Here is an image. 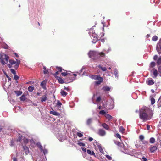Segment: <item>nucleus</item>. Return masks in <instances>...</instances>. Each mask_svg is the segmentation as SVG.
Instances as JSON below:
<instances>
[{
    "label": "nucleus",
    "mask_w": 161,
    "mask_h": 161,
    "mask_svg": "<svg viewBox=\"0 0 161 161\" xmlns=\"http://www.w3.org/2000/svg\"><path fill=\"white\" fill-rule=\"evenodd\" d=\"M148 108L144 107L141 108L140 112V118L144 121H146L151 119V117L147 114Z\"/></svg>",
    "instance_id": "f257e3e1"
},
{
    "label": "nucleus",
    "mask_w": 161,
    "mask_h": 161,
    "mask_svg": "<svg viewBox=\"0 0 161 161\" xmlns=\"http://www.w3.org/2000/svg\"><path fill=\"white\" fill-rule=\"evenodd\" d=\"M88 55L90 58H94V59L96 58H98L99 57H103L105 56V54L103 52L99 53L95 51H90Z\"/></svg>",
    "instance_id": "f03ea898"
},
{
    "label": "nucleus",
    "mask_w": 161,
    "mask_h": 161,
    "mask_svg": "<svg viewBox=\"0 0 161 161\" xmlns=\"http://www.w3.org/2000/svg\"><path fill=\"white\" fill-rule=\"evenodd\" d=\"M121 151L125 154L133 155L135 153V151L131 148H127L125 146H124L121 148Z\"/></svg>",
    "instance_id": "7ed1b4c3"
},
{
    "label": "nucleus",
    "mask_w": 161,
    "mask_h": 161,
    "mask_svg": "<svg viewBox=\"0 0 161 161\" xmlns=\"http://www.w3.org/2000/svg\"><path fill=\"white\" fill-rule=\"evenodd\" d=\"M8 57L6 54L3 53L1 54L0 60V62L3 65L8 63Z\"/></svg>",
    "instance_id": "20e7f679"
},
{
    "label": "nucleus",
    "mask_w": 161,
    "mask_h": 161,
    "mask_svg": "<svg viewBox=\"0 0 161 161\" xmlns=\"http://www.w3.org/2000/svg\"><path fill=\"white\" fill-rule=\"evenodd\" d=\"M90 77L92 79L97 80L95 82V84L97 85H100L103 81V78L99 75H93L91 76Z\"/></svg>",
    "instance_id": "39448f33"
},
{
    "label": "nucleus",
    "mask_w": 161,
    "mask_h": 161,
    "mask_svg": "<svg viewBox=\"0 0 161 161\" xmlns=\"http://www.w3.org/2000/svg\"><path fill=\"white\" fill-rule=\"evenodd\" d=\"M16 61L14 60L11 59L9 60V63L12 65L15 64L14 68L15 69H17L19 67L20 61L18 59H16Z\"/></svg>",
    "instance_id": "423d86ee"
},
{
    "label": "nucleus",
    "mask_w": 161,
    "mask_h": 161,
    "mask_svg": "<svg viewBox=\"0 0 161 161\" xmlns=\"http://www.w3.org/2000/svg\"><path fill=\"white\" fill-rule=\"evenodd\" d=\"M90 36L92 40V42L94 43H95L98 40L97 35L95 33H92V34L90 33Z\"/></svg>",
    "instance_id": "0eeeda50"
},
{
    "label": "nucleus",
    "mask_w": 161,
    "mask_h": 161,
    "mask_svg": "<svg viewBox=\"0 0 161 161\" xmlns=\"http://www.w3.org/2000/svg\"><path fill=\"white\" fill-rule=\"evenodd\" d=\"M156 50L159 54H160L161 53L160 50H161V39L160 40L156 46Z\"/></svg>",
    "instance_id": "6e6552de"
},
{
    "label": "nucleus",
    "mask_w": 161,
    "mask_h": 161,
    "mask_svg": "<svg viewBox=\"0 0 161 161\" xmlns=\"http://www.w3.org/2000/svg\"><path fill=\"white\" fill-rule=\"evenodd\" d=\"M98 134L100 136H103L106 134V132L105 130L102 129H99L98 130Z\"/></svg>",
    "instance_id": "1a4fd4ad"
},
{
    "label": "nucleus",
    "mask_w": 161,
    "mask_h": 161,
    "mask_svg": "<svg viewBox=\"0 0 161 161\" xmlns=\"http://www.w3.org/2000/svg\"><path fill=\"white\" fill-rule=\"evenodd\" d=\"M76 75L75 74H74L73 75H71L69 76V82L72 81L73 80L75 79Z\"/></svg>",
    "instance_id": "9d476101"
},
{
    "label": "nucleus",
    "mask_w": 161,
    "mask_h": 161,
    "mask_svg": "<svg viewBox=\"0 0 161 161\" xmlns=\"http://www.w3.org/2000/svg\"><path fill=\"white\" fill-rule=\"evenodd\" d=\"M157 149V147L156 146H153L150 147V151L151 153H153L155 152Z\"/></svg>",
    "instance_id": "9b49d317"
},
{
    "label": "nucleus",
    "mask_w": 161,
    "mask_h": 161,
    "mask_svg": "<svg viewBox=\"0 0 161 161\" xmlns=\"http://www.w3.org/2000/svg\"><path fill=\"white\" fill-rule=\"evenodd\" d=\"M47 83V81L46 80H45L42 81L41 84V86L44 89L46 88V84Z\"/></svg>",
    "instance_id": "f8f14e48"
},
{
    "label": "nucleus",
    "mask_w": 161,
    "mask_h": 161,
    "mask_svg": "<svg viewBox=\"0 0 161 161\" xmlns=\"http://www.w3.org/2000/svg\"><path fill=\"white\" fill-rule=\"evenodd\" d=\"M50 113L55 116H58L60 115V114L59 113L53 110L50 111Z\"/></svg>",
    "instance_id": "ddd939ff"
},
{
    "label": "nucleus",
    "mask_w": 161,
    "mask_h": 161,
    "mask_svg": "<svg viewBox=\"0 0 161 161\" xmlns=\"http://www.w3.org/2000/svg\"><path fill=\"white\" fill-rule=\"evenodd\" d=\"M147 84L149 85H152L154 84V82L152 80L148 79L147 80Z\"/></svg>",
    "instance_id": "4468645a"
},
{
    "label": "nucleus",
    "mask_w": 161,
    "mask_h": 161,
    "mask_svg": "<svg viewBox=\"0 0 161 161\" xmlns=\"http://www.w3.org/2000/svg\"><path fill=\"white\" fill-rule=\"evenodd\" d=\"M23 149L25 151V153L26 154H27L29 153V150L28 148L26 146H23Z\"/></svg>",
    "instance_id": "2eb2a0df"
},
{
    "label": "nucleus",
    "mask_w": 161,
    "mask_h": 161,
    "mask_svg": "<svg viewBox=\"0 0 161 161\" xmlns=\"http://www.w3.org/2000/svg\"><path fill=\"white\" fill-rule=\"evenodd\" d=\"M97 147L99 149V150L100 151V153H102L104 154V152L103 151V150L102 149V148L101 147L100 145V144H98V145H97Z\"/></svg>",
    "instance_id": "dca6fc26"
},
{
    "label": "nucleus",
    "mask_w": 161,
    "mask_h": 161,
    "mask_svg": "<svg viewBox=\"0 0 161 161\" xmlns=\"http://www.w3.org/2000/svg\"><path fill=\"white\" fill-rule=\"evenodd\" d=\"M102 126L106 130H108L109 127L108 125H107L106 123H103L102 125Z\"/></svg>",
    "instance_id": "f3484780"
},
{
    "label": "nucleus",
    "mask_w": 161,
    "mask_h": 161,
    "mask_svg": "<svg viewBox=\"0 0 161 161\" xmlns=\"http://www.w3.org/2000/svg\"><path fill=\"white\" fill-rule=\"evenodd\" d=\"M93 119L92 118H90L88 119L86 121V124L87 125H90Z\"/></svg>",
    "instance_id": "a211bd4d"
},
{
    "label": "nucleus",
    "mask_w": 161,
    "mask_h": 161,
    "mask_svg": "<svg viewBox=\"0 0 161 161\" xmlns=\"http://www.w3.org/2000/svg\"><path fill=\"white\" fill-rule=\"evenodd\" d=\"M153 74L155 77H156L158 76V71L157 69H153Z\"/></svg>",
    "instance_id": "6ab92c4d"
},
{
    "label": "nucleus",
    "mask_w": 161,
    "mask_h": 161,
    "mask_svg": "<svg viewBox=\"0 0 161 161\" xmlns=\"http://www.w3.org/2000/svg\"><path fill=\"white\" fill-rule=\"evenodd\" d=\"M47 99V97L46 96L44 95L41 97V101L42 102H45L46 100Z\"/></svg>",
    "instance_id": "aec40b11"
},
{
    "label": "nucleus",
    "mask_w": 161,
    "mask_h": 161,
    "mask_svg": "<svg viewBox=\"0 0 161 161\" xmlns=\"http://www.w3.org/2000/svg\"><path fill=\"white\" fill-rule=\"evenodd\" d=\"M115 143L119 146L121 148L124 146V144L123 143H120L119 142H115Z\"/></svg>",
    "instance_id": "412c9836"
},
{
    "label": "nucleus",
    "mask_w": 161,
    "mask_h": 161,
    "mask_svg": "<svg viewBox=\"0 0 161 161\" xmlns=\"http://www.w3.org/2000/svg\"><path fill=\"white\" fill-rule=\"evenodd\" d=\"M14 92L17 96H20L22 93V92L21 91H14Z\"/></svg>",
    "instance_id": "4be33fe9"
},
{
    "label": "nucleus",
    "mask_w": 161,
    "mask_h": 161,
    "mask_svg": "<svg viewBox=\"0 0 161 161\" xmlns=\"http://www.w3.org/2000/svg\"><path fill=\"white\" fill-rule=\"evenodd\" d=\"M105 117L108 120H110L112 119V116L108 114H105Z\"/></svg>",
    "instance_id": "5701e85b"
},
{
    "label": "nucleus",
    "mask_w": 161,
    "mask_h": 161,
    "mask_svg": "<svg viewBox=\"0 0 161 161\" xmlns=\"http://www.w3.org/2000/svg\"><path fill=\"white\" fill-rule=\"evenodd\" d=\"M56 78L59 83H63L64 82V80L60 77L57 76Z\"/></svg>",
    "instance_id": "b1692460"
},
{
    "label": "nucleus",
    "mask_w": 161,
    "mask_h": 161,
    "mask_svg": "<svg viewBox=\"0 0 161 161\" xmlns=\"http://www.w3.org/2000/svg\"><path fill=\"white\" fill-rule=\"evenodd\" d=\"M103 89L104 91H109L110 90V88L109 87L106 86L103 87Z\"/></svg>",
    "instance_id": "393cba45"
},
{
    "label": "nucleus",
    "mask_w": 161,
    "mask_h": 161,
    "mask_svg": "<svg viewBox=\"0 0 161 161\" xmlns=\"http://www.w3.org/2000/svg\"><path fill=\"white\" fill-rule=\"evenodd\" d=\"M60 93L61 95L64 97L66 96L67 94V93L64 90H62Z\"/></svg>",
    "instance_id": "a878e982"
},
{
    "label": "nucleus",
    "mask_w": 161,
    "mask_h": 161,
    "mask_svg": "<svg viewBox=\"0 0 161 161\" xmlns=\"http://www.w3.org/2000/svg\"><path fill=\"white\" fill-rule=\"evenodd\" d=\"M87 152L88 154H90L91 155H95V153H94V152L93 151L92 152L90 150H87Z\"/></svg>",
    "instance_id": "bb28decb"
},
{
    "label": "nucleus",
    "mask_w": 161,
    "mask_h": 161,
    "mask_svg": "<svg viewBox=\"0 0 161 161\" xmlns=\"http://www.w3.org/2000/svg\"><path fill=\"white\" fill-rule=\"evenodd\" d=\"M157 63L158 65H160L161 64V56L159 57L157 60Z\"/></svg>",
    "instance_id": "cd10ccee"
},
{
    "label": "nucleus",
    "mask_w": 161,
    "mask_h": 161,
    "mask_svg": "<svg viewBox=\"0 0 161 161\" xmlns=\"http://www.w3.org/2000/svg\"><path fill=\"white\" fill-rule=\"evenodd\" d=\"M150 101L151 102V104L152 105H153L154 104L155 102V100L154 98L153 97H151L150 98Z\"/></svg>",
    "instance_id": "c85d7f7f"
},
{
    "label": "nucleus",
    "mask_w": 161,
    "mask_h": 161,
    "mask_svg": "<svg viewBox=\"0 0 161 161\" xmlns=\"http://www.w3.org/2000/svg\"><path fill=\"white\" fill-rule=\"evenodd\" d=\"M107 113V111L105 110H102L101 111L99 112V114L102 115H104L106 114V113Z\"/></svg>",
    "instance_id": "c756f323"
},
{
    "label": "nucleus",
    "mask_w": 161,
    "mask_h": 161,
    "mask_svg": "<svg viewBox=\"0 0 161 161\" xmlns=\"http://www.w3.org/2000/svg\"><path fill=\"white\" fill-rule=\"evenodd\" d=\"M155 141V139L153 137H151L150 139V142L151 143H153Z\"/></svg>",
    "instance_id": "7c9ffc66"
},
{
    "label": "nucleus",
    "mask_w": 161,
    "mask_h": 161,
    "mask_svg": "<svg viewBox=\"0 0 161 161\" xmlns=\"http://www.w3.org/2000/svg\"><path fill=\"white\" fill-rule=\"evenodd\" d=\"M58 138L59 139V141L61 142L64 140V138L62 136H58Z\"/></svg>",
    "instance_id": "2f4dec72"
},
{
    "label": "nucleus",
    "mask_w": 161,
    "mask_h": 161,
    "mask_svg": "<svg viewBox=\"0 0 161 161\" xmlns=\"http://www.w3.org/2000/svg\"><path fill=\"white\" fill-rule=\"evenodd\" d=\"M34 89V87H33L30 86L28 87V90L29 91L32 92Z\"/></svg>",
    "instance_id": "473e14b6"
},
{
    "label": "nucleus",
    "mask_w": 161,
    "mask_h": 161,
    "mask_svg": "<svg viewBox=\"0 0 161 161\" xmlns=\"http://www.w3.org/2000/svg\"><path fill=\"white\" fill-rule=\"evenodd\" d=\"M37 145L41 150V152H42V147L40 143H37Z\"/></svg>",
    "instance_id": "72a5a7b5"
},
{
    "label": "nucleus",
    "mask_w": 161,
    "mask_h": 161,
    "mask_svg": "<svg viewBox=\"0 0 161 161\" xmlns=\"http://www.w3.org/2000/svg\"><path fill=\"white\" fill-rule=\"evenodd\" d=\"M20 100L22 101H24L25 99V97L24 95H22L20 98Z\"/></svg>",
    "instance_id": "f704fd0d"
},
{
    "label": "nucleus",
    "mask_w": 161,
    "mask_h": 161,
    "mask_svg": "<svg viewBox=\"0 0 161 161\" xmlns=\"http://www.w3.org/2000/svg\"><path fill=\"white\" fill-rule=\"evenodd\" d=\"M98 67L99 68H100V69H101L103 71H105L106 69H107L106 67H102L100 65H99L98 66Z\"/></svg>",
    "instance_id": "c9c22d12"
},
{
    "label": "nucleus",
    "mask_w": 161,
    "mask_h": 161,
    "mask_svg": "<svg viewBox=\"0 0 161 161\" xmlns=\"http://www.w3.org/2000/svg\"><path fill=\"white\" fill-rule=\"evenodd\" d=\"M158 37L156 36H154L153 37L152 40L153 41H155L157 40Z\"/></svg>",
    "instance_id": "e433bc0d"
},
{
    "label": "nucleus",
    "mask_w": 161,
    "mask_h": 161,
    "mask_svg": "<svg viewBox=\"0 0 161 161\" xmlns=\"http://www.w3.org/2000/svg\"><path fill=\"white\" fill-rule=\"evenodd\" d=\"M158 74L161 77V66H159L158 67Z\"/></svg>",
    "instance_id": "4c0bfd02"
},
{
    "label": "nucleus",
    "mask_w": 161,
    "mask_h": 161,
    "mask_svg": "<svg viewBox=\"0 0 161 161\" xmlns=\"http://www.w3.org/2000/svg\"><path fill=\"white\" fill-rule=\"evenodd\" d=\"M114 74H115V76L116 77H118V71H117V69H115V70H114Z\"/></svg>",
    "instance_id": "58836bf2"
},
{
    "label": "nucleus",
    "mask_w": 161,
    "mask_h": 161,
    "mask_svg": "<svg viewBox=\"0 0 161 161\" xmlns=\"http://www.w3.org/2000/svg\"><path fill=\"white\" fill-rule=\"evenodd\" d=\"M29 141L28 139L25 138H24L23 139V142L25 144L27 143Z\"/></svg>",
    "instance_id": "ea45409f"
},
{
    "label": "nucleus",
    "mask_w": 161,
    "mask_h": 161,
    "mask_svg": "<svg viewBox=\"0 0 161 161\" xmlns=\"http://www.w3.org/2000/svg\"><path fill=\"white\" fill-rule=\"evenodd\" d=\"M150 67H153L155 66V63L154 62H152L150 63Z\"/></svg>",
    "instance_id": "a19ab883"
},
{
    "label": "nucleus",
    "mask_w": 161,
    "mask_h": 161,
    "mask_svg": "<svg viewBox=\"0 0 161 161\" xmlns=\"http://www.w3.org/2000/svg\"><path fill=\"white\" fill-rule=\"evenodd\" d=\"M57 106H59V107H60L61 105H62V103L59 100H58L57 101Z\"/></svg>",
    "instance_id": "79ce46f5"
},
{
    "label": "nucleus",
    "mask_w": 161,
    "mask_h": 161,
    "mask_svg": "<svg viewBox=\"0 0 161 161\" xmlns=\"http://www.w3.org/2000/svg\"><path fill=\"white\" fill-rule=\"evenodd\" d=\"M77 135L80 137H82L83 136V134L79 132H78L77 133Z\"/></svg>",
    "instance_id": "37998d69"
},
{
    "label": "nucleus",
    "mask_w": 161,
    "mask_h": 161,
    "mask_svg": "<svg viewBox=\"0 0 161 161\" xmlns=\"http://www.w3.org/2000/svg\"><path fill=\"white\" fill-rule=\"evenodd\" d=\"M105 156H106V158L108 159L109 160H111V159H112V158H111V157L110 156H109V155H105Z\"/></svg>",
    "instance_id": "c03bdc74"
},
{
    "label": "nucleus",
    "mask_w": 161,
    "mask_h": 161,
    "mask_svg": "<svg viewBox=\"0 0 161 161\" xmlns=\"http://www.w3.org/2000/svg\"><path fill=\"white\" fill-rule=\"evenodd\" d=\"M61 74L63 76H65L67 75L68 73H67V72H64L62 73Z\"/></svg>",
    "instance_id": "a18cd8bd"
},
{
    "label": "nucleus",
    "mask_w": 161,
    "mask_h": 161,
    "mask_svg": "<svg viewBox=\"0 0 161 161\" xmlns=\"http://www.w3.org/2000/svg\"><path fill=\"white\" fill-rule=\"evenodd\" d=\"M42 152H43L44 154H45L47 153V151L46 149H44V150L42 149Z\"/></svg>",
    "instance_id": "49530a36"
},
{
    "label": "nucleus",
    "mask_w": 161,
    "mask_h": 161,
    "mask_svg": "<svg viewBox=\"0 0 161 161\" xmlns=\"http://www.w3.org/2000/svg\"><path fill=\"white\" fill-rule=\"evenodd\" d=\"M10 71L13 74H14V75L16 74V72L14 69H11Z\"/></svg>",
    "instance_id": "de8ad7c7"
},
{
    "label": "nucleus",
    "mask_w": 161,
    "mask_h": 161,
    "mask_svg": "<svg viewBox=\"0 0 161 161\" xmlns=\"http://www.w3.org/2000/svg\"><path fill=\"white\" fill-rule=\"evenodd\" d=\"M142 161H147V159L145 157H142L141 159Z\"/></svg>",
    "instance_id": "09e8293b"
},
{
    "label": "nucleus",
    "mask_w": 161,
    "mask_h": 161,
    "mask_svg": "<svg viewBox=\"0 0 161 161\" xmlns=\"http://www.w3.org/2000/svg\"><path fill=\"white\" fill-rule=\"evenodd\" d=\"M144 138V136L142 135H140L139 136V139L141 140H143Z\"/></svg>",
    "instance_id": "8fccbe9b"
},
{
    "label": "nucleus",
    "mask_w": 161,
    "mask_h": 161,
    "mask_svg": "<svg viewBox=\"0 0 161 161\" xmlns=\"http://www.w3.org/2000/svg\"><path fill=\"white\" fill-rule=\"evenodd\" d=\"M14 79L16 80H17L19 79V77L17 75H14Z\"/></svg>",
    "instance_id": "3c124183"
},
{
    "label": "nucleus",
    "mask_w": 161,
    "mask_h": 161,
    "mask_svg": "<svg viewBox=\"0 0 161 161\" xmlns=\"http://www.w3.org/2000/svg\"><path fill=\"white\" fill-rule=\"evenodd\" d=\"M116 136L117 137H118L120 139H121V136L119 134L117 133L116 134Z\"/></svg>",
    "instance_id": "603ef678"
},
{
    "label": "nucleus",
    "mask_w": 161,
    "mask_h": 161,
    "mask_svg": "<svg viewBox=\"0 0 161 161\" xmlns=\"http://www.w3.org/2000/svg\"><path fill=\"white\" fill-rule=\"evenodd\" d=\"M57 69L59 70V71L61 72L62 71V68L61 67H57Z\"/></svg>",
    "instance_id": "864d4df0"
},
{
    "label": "nucleus",
    "mask_w": 161,
    "mask_h": 161,
    "mask_svg": "<svg viewBox=\"0 0 161 161\" xmlns=\"http://www.w3.org/2000/svg\"><path fill=\"white\" fill-rule=\"evenodd\" d=\"M158 57V56L157 55H155L153 57L154 60H157Z\"/></svg>",
    "instance_id": "5fc2aeb1"
},
{
    "label": "nucleus",
    "mask_w": 161,
    "mask_h": 161,
    "mask_svg": "<svg viewBox=\"0 0 161 161\" xmlns=\"http://www.w3.org/2000/svg\"><path fill=\"white\" fill-rule=\"evenodd\" d=\"M5 75H6L8 79L9 80H11V78L9 77L6 74V73H5Z\"/></svg>",
    "instance_id": "6e6d98bb"
},
{
    "label": "nucleus",
    "mask_w": 161,
    "mask_h": 161,
    "mask_svg": "<svg viewBox=\"0 0 161 161\" xmlns=\"http://www.w3.org/2000/svg\"><path fill=\"white\" fill-rule=\"evenodd\" d=\"M12 64H11V63H9V64H8L7 65L8 67L9 68H11L12 67Z\"/></svg>",
    "instance_id": "4d7b16f0"
},
{
    "label": "nucleus",
    "mask_w": 161,
    "mask_h": 161,
    "mask_svg": "<svg viewBox=\"0 0 161 161\" xmlns=\"http://www.w3.org/2000/svg\"><path fill=\"white\" fill-rule=\"evenodd\" d=\"M22 138L23 137L22 136H20L18 138V141L19 142H21V140L22 139Z\"/></svg>",
    "instance_id": "13d9d810"
},
{
    "label": "nucleus",
    "mask_w": 161,
    "mask_h": 161,
    "mask_svg": "<svg viewBox=\"0 0 161 161\" xmlns=\"http://www.w3.org/2000/svg\"><path fill=\"white\" fill-rule=\"evenodd\" d=\"M79 144L80 146H85V144L84 143H81V142L79 143Z\"/></svg>",
    "instance_id": "bf43d9fd"
},
{
    "label": "nucleus",
    "mask_w": 161,
    "mask_h": 161,
    "mask_svg": "<svg viewBox=\"0 0 161 161\" xmlns=\"http://www.w3.org/2000/svg\"><path fill=\"white\" fill-rule=\"evenodd\" d=\"M150 128V126L148 125H147V130H149Z\"/></svg>",
    "instance_id": "052dcab7"
},
{
    "label": "nucleus",
    "mask_w": 161,
    "mask_h": 161,
    "mask_svg": "<svg viewBox=\"0 0 161 161\" xmlns=\"http://www.w3.org/2000/svg\"><path fill=\"white\" fill-rule=\"evenodd\" d=\"M101 97H98L97 98L96 101H98H98H100V100H101Z\"/></svg>",
    "instance_id": "680f3d73"
},
{
    "label": "nucleus",
    "mask_w": 161,
    "mask_h": 161,
    "mask_svg": "<svg viewBox=\"0 0 161 161\" xmlns=\"http://www.w3.org/2000/svg\"><path fill=\"white\" fill-rule=\"evenodd\" d=\"M48 71L47 70H44L43 73L44 74H47L48 73Z\"/></svg>",
    "instance_id": "e2e57ef3"
},
{
    "label": "nucleus",
    "mask_w": 161,
    "mask_h": 161,
    "mask_svg": "<svg viewBox=\"0 0 161 161\" xmlns=\"http://www.w3.org/2000/svg\"><path fill=\"white\" fill-rule=\"evenodd\" d=\"M82 149L83 151L85 152H86V148L85 147H82Z\"/></svg>",
    "instance_id": "0e129e2a"
},
{
    "label": "nucleus",
    "mask_w": 161,
    "mask_h": 161,
    "mask_svg": "<svg viewBox=\"0 0 161 161\" xmlns=\"http://www.w3.org/2000/svg\"><path fill=\"white\" fill-rule=\"evenodd\" d=\"M8 47H9L8 45H6L4 47V48L5 49H8Z\"/></svg>",
    "instance_id": "69168bd1"
},
{
    "label": "nucleus",
    "mask_w": 161,
    "mask_h": 161,
    "mask_svg": "<svg viewBox=\"0 0 161 161\" xmlns=\"http://www.w3.org/2000/svg\"><path fill=\"white\" fill-rule=\"evenodd\" d=\"M10 145L12 146L14 145V142L13 141H11V142Z\"/></svg>",
    "instance_id": "338daca9"
},
{
    "label": "nucleus",
    "mask_w": 161,
    "mask_h": 161,
    "mask_svg": "<svg viewBox=\"0 0 161 161\" xmlns=\"http://www.w3.org/2000/svg\"><path fill=\"white\" fill-rule=\"evenodd\" d=\"M93 140V138L92 137H90L89 138V140L90 141H92Z\"/></svg>",
    "instance_id": "774afa93"
}]
</instances>
